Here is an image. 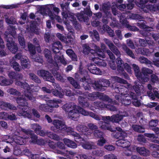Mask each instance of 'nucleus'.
Segmentation results:
<instances>
[{
	"instance_id": "f257e3e1",
	"label": "nucleus",
	"mask_w": 159,
	"mask_h": 159,
	"mask_svg": "<svg viewBox=\"0 0 159 159\" xmlns=\"http://www.w3.org/2000/svg\"><path fill=\"white\" fill-rule=\"evenodd\" d=\"M28 99L25 96L22 95V97H18L16 99V101L19 104L17 107L19 110L17 114L19 116H23L29 118H32L31 114L28 113L26 110L28 109V103L26 102V99Z\"/></svg>"
},
{
	"instance_id": "f03ea898",
	"label": "nucleus",
	"mask_w": 159,
	"mask_h": 159,
	"mask_svg": "<svg viewBox=\"0 0 159 159\" xmlns=\"http://www.w3.org/2000/svg\"><path fill=\"white\" fill-rule=\"evenodd\" d=\"M28 99L25 96L22 95V97H18L16 99V101L19 104L17 107L19 110L17 114L19 116H23L29 118H32L31 114L28 113L26 110L28 109V103L26 102V99Z\"/></svg>"
},
{
	"instance_id": "7ed1b4c3",
	"label": "nucleus",
	"mask_w": 159,
	"mask_h": 159,
	"mask_svg": "<svg viewBox=\"0 0 159 159\" xmlns=\"http://www.w3.org/2000/svg\"><path fill=\"white\" fill-rule=\"evenodd\" d=\"M15 84L17 86H20L25 89H26V90L25 91L24 95L27 98L32 101L35 100V98L33 96L31 93L29 92V90L30 89V86L28 85L27 83L26 82L22 83L20 81H17L15 82Z\"/></svg>"
},
{
	"instance_id": "20e7f679",
	"label": "nucleus",
	"mask_w": 159,
	"mask_h": 159,
	"mask_svg": "<svg viewBox=\"0 0 159 159\" xmlns=\"http://www.w3.org/2000/svg\"><path fill=\"white\" fill-rule=\"evenodd\" d=\"M152 70L148 68H143L139 80L142 84H145L149 81V76L148 75L152 74Z\"/></svg>"
},
{
	"instance_id": "39448f33",
	"label": "nucleus",
	"mask_w": 159,
	"mask_h": 159,
	"mask_svg": "<svg viewBox=\"0 0 159 159\" xmlns=\"http://www.w3.org/2000/svg\"><path fill=\"white\" fill-rule=\"evenodd\" d=\"M110 84V82L109 80L102 79L98 81L94 82V84H93V88L97 90L103 91L104 90V89L102 87H108Z\"/></svg>"
},
{
	"instance_id": "423d86ee",
	"label": "nucleus",
	"mask_w": 159,
	"mask_h": 159,
	"mask_svg": "<svg viewBox=\"0 0 159 159\" xmlns=\"http://www.w3.org/2000/svg\"><path fill=\"white\" fill-rule=\"evenodd\" d=\"M37 74L42 77L46 81L53 82L55 80L54 78L51 74L48 71L44 70H38L37 72Z\"/></svg>"
},
{
	"instance_id": "0eeeda50",
	"label": "nucleus",
	"mask_w": 159,
	"mask_h": 159,
	"mask_svg": "<svg viewBox=\"0 0 159 159\" xmlns=\"http://www.w3.org/2000/svg\"><path fill=\"white\" fill-rule=\"evenodd\" d=\"M28 46L29 50L31 54V58L33 59L34 61L40 63H42L43 62L42 59L39 56L36 57L34 55L36 53V51L35 47L33 44L30 43H28Z\"/></svg>"
},
{
	"instance_id": "6e6552de",
	"label": "nucleus",
	"mask_w": 159,
	"mask_h": 159,
	"mask_svg": "<svg viewBox=\"0 0 159 159\" xmlns=\"http://www.w3.org/2000/svg\"><path fill=\"white\" fill-rule=\"evenodd\" d=\"M93 105L96 109L107 108L112 111H117V108L115 106L110 104L107 105L103 102L96 101L93 102Z\"/></svg>"
},
{
	"instance_id": "1a4fd4ad",
	"label": "nucleus",
	"mask_w": 159,
	"mask_h": 159,
	"mask_svg": "<svg viewBox=\"0 0 159 159\" xmlns=\"http://www.w3.org/2000/svg\"><path fill=\"white\" fill-rule=\"evenodd\" d=\"M104 41L110 49L117 56L120 57L121 56V53L117 48L115 46L111 41L105 38Z\"/></svg>"
},
{
	"instance_id": "9d476101",
	"label": "nucleus",
	"mask_w": 159,
	"mask_h": 159,
	"mask_svg": "<svg viewBox=\"0 0 159 159\" xmlns=\"http://www.w3.org/2000/svg\"><path fill=\"white\" fill-rule=\"evenodd\" d=\"M116 62L117 65V70L120 73L122 74L125 78L128 79L129 78L127 74L125 72L124 70V66L125 63L121 58L118 57L116 59Z\"/></svg>"
},
{
	"instance_id": "9b49d317",
	"label": "nucleus",
	"mask_w": 159,
	"mask_h": 159,
	"mask_svg": "<svg viewBox=\"0 0 159 159\" xmlns=\"http://www.w3.org/2000/svg\"><path fill=\"white\" fill-rule=\"evenodd\" d=\"M31 126L32 128L34 129L35 133L41 136H45L46 135H52V133L50 132H44L41 130L42 128L40 126L37 124H31Z\"/></svg>"
},
{
	"instance_id": "f8f14e48",
	"label": "nucleus",
	"mask_w": 159,
	"mask_h": 159,
	"mask_svg": "<svg viewBox=\"0 0 159 159\" xmlns=\"http://www.w3.org/2000/svg\"><path fill=\"white\" fill-rule=\"evenodd\" d=\"M53 124L57 129H53V128L51 127V129L55 132L59 133V131L57 130H64L66 129V126L64 123L61 120H54L53 121Z\"/></svg>"
},
{
	"instance_id": "ddd939ff",
	"label": "nucleus",
	"mask_w": 159,
	"mask_h": 159,
	"mask_svg": "<svg viewBox=\"0 0 159 159\" xmlns=\"http://www.w3.org/2000/svg\"><path fill=\"white\" fill-rule=\"evenodd\" d=\"M78 110L79 113H80L84 116H87L89 115L90 116L98 120H100L101 119V117L99 116L92 112H88L81 107H78Z\"/></svg>"
},
{
	"instance_id": "4468645a",
	"label": "nucleus",
	"mask_w": 159,
	"mask_h": 159,
	"mask_svg": "<svg viewBox=\"0 0 159 159\" xmlns=\"http://www.w3.org/2000/svg\"><path fill=\"white\" fill-rule=\"evenodd\" d=\"M80 81L84 83L83 85L85 90H90L91 86L93 87V84H94V82L92 83L90 79L87 76L82 78L80 79Z\"/></svg>"
},
{
	"instance_id": "2eb2a0df",
	"label": "nucleus",
	"mask_w": 159,
	"mask_h": 159,
	"mask_svg": "<svg viewBox=\"0 0 159 159\" xmlns=\"http://www.w3.org/2000/svg\"><path fill=\"white\" fill-rule=\"evenodd\" d=\"M53 7V5H48L45 6L43 9V15H48L52 20L55 19V15L51 11Z\"/></svg>"
},
{
	"instance_id": "dca6fc26",
	"label": "nucleus",
	"mask_w": 159,
	"mask_h": 159,
	"mask_svg": "<svg viewBox=\"0 0 159 159\" xmlns=\"http://www.w3.org/2000/svg\"><path fill=\"white\" fill-rule=\"evenodd\" d=\"M87 136L85 137L82 138L83 139V140H81L80 141L78 142H80V144L83 148L86 149H95L97 147L96 145H94L92 143L89 142H86L85 140V139H87Z\"/></svg>"
},
{
	"instance_id": "f3484780",
	"label": "nucleus",
	"mask_w": 159,
	"mask_h": 159,
	"mask_svg": "<svg viewBox=\"0 0 159 159\" xmlns=\"http://www.w3.org/2000/svg\"><path fill=\"white\" fill-rule=\"evenodd\" d=\"M93 45L94 47V50L91 49L90 50L89 52H90L92 54H94V55L95 56H98L99 57L105 58V55L100 48L95 44H94Z\"/></svg>"
},
{
	"instance_id": "a211bd4d",
	"label": "nucleus",
	"mask_w": 159,
	"mask_h": 159,
	"mask_svg": "<svg viewBox=\"0 0 159 159\" xmlns=\"http://www.w3.org/2000/svg\"><path fill=\"white\" fill-rule=\"evenodd\" d=\"M54 59L56 62L54 65L55 66V70H58V66L57 62H61L64 65H66L67 64L66 61L65 60L64 58L62 55L60 56L58 54H56L54 56Z\"/></svg>"
},
{
	"instance_id": "6ab92c4d",
	"label": "nucleus",
	"mask_w": 159,
	"mask_h": 159,
	"mask_svg": "<svg viewBox=\"0 0 159 159\" xmlns=\"http://www.w3.org/2000/svg\"><path fill=\"white\" fill-rule=\"evenodd\" d=\"M76 129L77 130L86 136L90 135L92 132L87 127L80 125H78Z\"/></svg>"
},
{
	"instance_id": "aec40b11",
	"label": "nucleus",
	"mask_w": 159,
	"mask_h": 159,
	"mask_svg": "<svg viewBox=\"0 0 159 159\" xmlns=\"http://www.w3.org/2000/svg\"><path fill=\"white\" fill-rule=\"evenodd\" d=\"M0 108L4 110L8 109L11 110H16L17 109L16 107L12 104L1 101H0Z\"/></svg>"
},
{
	"instance_id": "412c9836",
	"label": "nucleus",
	"mask_w": 159,
	"mask_h": 159,
	"mask_svg": "<svg viewBox=\"0 0 159 159\" xmlns=\"http://www.w3.org/2000/svg\"><path fill=\"white\" fill-rule=\"evenodd\" d=\"M27 30L28 32L31 33H35L36 34H38V32L36 31L37 27L36 23L34 21H31L27 23Z\"/></svg>"
},
{
	"instance_id": "4be33fe9",
	"label": "nucleus",
	"mask_w": 159,
	"mask_h": 159,
	"mask_svg": "<svg viewBox=\"0 0 159 159\" xmlns=\"http://www.w3.org/2000/svg\"><path fill=\"white\" fill-rule=\"evenodd\" d=\"M65 130L67 133L68 134H71L74 137V139L76 142H79L81 140H83V139L82 138V137L73 131V129L69 127L68 128L66 127V129Z\"/></svg>"
},
{
	"instance_id": "5701e85b",
	"label": "nucleus",
	"mask_w": 159,
	"mask_h": 159,
	"mask_svg": "<svg viewBox=\"0 0 159 159\" xmlns=\"http://www.w3.org/2000/svg\"><path fill=\"white\" fill-rule=\"evenodd\" d=\"M68 117L73 120H76L79 117L78 107L71 110L68 113Z\"/></svg>"
},
{
	"instance_id": "b1692460",
	"label": "nucleus",
	"mask_w": 159,
	"mask_h": 159,
	"mask_svg": "<svg viewBox=\"0 0 159 159\" xmlns=\"http://www.w3.org/2000/svg\"><path fill=\"white\" fill-rule=\"evenodd\" d=\"M7 46L8 49L12 53H15L18 50V48L16 44L12 41L8 40Z\"/></svg>"
},
{
	"instance_id": "393cba45",
	"label": "nucleus",
	"mask_w": 159,
	"mask_h": 159,
	"mask_svg": "<svg viewBox=\"0 0 159 159\" xmlns=\"http://www.w3.org/2000/svg\"><path fill=\"white\" fill-rule=\"evenodd\" d=\"M97 98H98L100 99L103 101L108 102L109 103L111 104H117L115 102H113L112 100L110 99L108 96L103 95L102 93L98 92H97Z\"/></svg>"
},
{
	"instance_id": "a878e982",
	"label": "nucleus",
	"mask_w": 159,
	"mask_h": 159,
	"mask_svg": "<svg viewBox=\"0 0 159 159\" xmlns=\"http://www.w3.org/2000/svg\"><path fill=\"white\" fill-rule=\"evenodd\" d=\"M116 144L123 148H128L130 145V142L124 139H119L116 141Z\"/></svg>"
},
{
	"instance_id": "bb28decb",
	"label": "nucleus",
	"mask_w": 159,
	"mask_h": 159,
	"mask_svg": "<svg viewBox=\"0 0 159 159\" xmlns=\"http://www.w3.org/2000/svg\"><path fill=\"white\" fill-rule=\"evenodd\" d=\"M114 89L116 93H120L122 95H126L124 93L126 92L127 90L125 86L121 85H117L115 87Z\"/></svg>"
},
{
	"instance_id": "cd10ccee",
	"label": "nucleus",
	"mask_w": 159,
	"mask_h": 159,
	"mask_svg": "<svg viewBox=\"0 0 159 159\" xmlns=\"http://www.w3.org/2000/svg\"><path fill=\"white\" fill-rule=\"evenodd\" d=\"M78 20L82 22H88L89 18L87 15L83 11H81L80 13H78L76 15Z\"/></svg>"
},
{
	"instance_id": "c85d7f7f",
	"label": "nucleus",
	"mask_w": 159,
	"mask_h": 159,
	"mask_svg": "<svg viewBox=\"0 0 159 159\" xmlns=\"http://www.w3.org/2000/svg\"><path fill=\"white\" fill-rule=\"evenodd\" d=\"M77 107L76 105L74 103L70 102L63 105L62 107V108L65 111L68 112L70 110Z\"/></svg>"
},
{
	"instance_id": "c756f323",
	"label": "nucleus",
	"mask_w": 159,
	"mask_h": 159,
	"mask_svg": "<svg viewBox=\"0 0 159 159\" xmlns=\"http://www.w3.org/2000/svg\"><path fill=\"white\" fill-rule=\"evenodd\" d=\"M56 70H53L52 71V73L53 75L55 77L56 80L62 82H65L66 80V79L62 75L58 73Z\"/></svg>"
},
{
	"instance_id": "7c9ffc66",
	"label": "nucleus",
	"mask_w": 159,
	"mask_h": 159,
	"mask_svg": "<svg viewBox=\"0 0 159 159\" xmlns=\"http://www.w3.org/2000/svg\"><path fill=\"white\" fill-rule=\"evenodd\" d=\"M137 152L141 155L147 156L150 154V151L143 147H138L136 148Z\"/></svg>"
},
{
	"instance_id": "2f4dec72",
	"label": "nucleus",
	"mask_w": 159,
	"mask_h": 159,
	"mask_svg": "<svg viewBox=\"0 0 159 159\" xmlns=\"http://www.w3.org/2000/svg\"><path fill=\"white\" fill-rule=\"evenodd\" d=\"M62 48V46L61 43L59 41H57L54 43L52 44V50L53 52L55 53H59V50Z\"/></svg>"
},
{
	"instance_id": "473e14b6",
	"label": "nucleus",
	"mask_w": 159,
	"mask_h": 159,
	"mask_svg": "<svg viewBox=\"0 0 159 159\" xmlns=\"http://www.w3.org/2000/svg\"><path fill=\"white\" fill-rule=\"evenodd\" d=\"M122 48L127 55L133 58H135V57L133 52L125 44L122 45Z\"/></svg>"
},
{
	"instance_id": "72a5a7b5",
	"label": "nucleus",
	"mask_w": 159,
	"mask_h": 159,
	"mask_svg": "<svg viewBox=\"0 0 159 159\" xmlns=\"http://www.w3.org/2000/svg\"><path fill=\"white\" fill-rule=\"evenodd\" d=\"M90 59L98 66H106V64L101 59H99L98 57L90 58Z\"/></svg>"
},
{
	"instance_id": "f704fd0d",
	"label": "nucleus",
	"mask_w": 159,
	"mask_h": 159,
	"mask_svg": "<svg viewBox=\"0 0 159 159\" xmlns=\"http://www.w3.org/2000/svg\"><path fill=\"white\" fill-rule=\"evenodd\" d=\"M139 83L138 81H135V85L133 86L134 89L136 92V93L138 95L139 94L141 91L143 89L142 87H143V85L139 84ZM131 87H132V86L131 85V86H130L129 88H131Z\"/></svg>"
},
{
	"instance_id": "c9c22d12",
	"label": "nucleus",
	"mask_w": 159,
	"mask_h": 159,
	"mask_svg": "<svg viewBox=\"0 0 159 159\" xmlns=\"http://www.w3.org/2000/svg\"><path fill=\"white\" fill-rule=\"evenodd\" d=\"M88 69L90 72L93 74L98 75L100 74L101 71L95 65L91 64L88 66Z\"/></svg>"
},
{
	"instance_id": "e433bc0d",
	"label": "nucleus",
	"mask_w": 159,
	"mask_h": 159,
	"mask_svg": "<svg viewBox=\"0 0 159 159\" xmlns=\"http://www.w3.org/2000/svg\"><path fill=\"white\" fill-rule=\"evenodd\" d=\"M130 97L132 98L133 101L132 103L133 105L136 107H139L140 105V103L139 101L137 99V96L135 93L132 92L129 93Z\"/></svg>"
},
{
	"instance_id": "4c0bfd02",
	"label": "nucleus",
	"mask_w": 159,
	"mask_h": 159,
	"mask_svg": "<svg viewBox=\"0 0 159 159\" xmlns=\"http://www.w3.org/2000/svg\"><path fill=\"white\" fill-rule=\"evenodd\" d=\"M10 64L16 71H20V68L19 64L14 61V58L12 57L10 61Z\"/></svg>"
},
{
	"instance_id": "58836bf2",
	"label": "nucleus",
	"mask_w": 159,
	"mask_h": 159,
	"mask_svg": "<svg viewBox=\"0 0 159 159\" xmlns=\"http://www.w3.org/2000/svg\"><path fill=\"white\" fill-rule=\"evenodd\" d=\"M100 125V127L101 129L106 130L107 129L110 131H112L113 130L111 127V126L108 123L102 121H100L98 123Z\"/></svg>"
},
{
	"instance_id": "ea45409f",
	"label": "nucleus",
	"mask_w": 159,
	"mask_h": 159,
	"mask_svg": "<svg viewBox=\"0 0 159 159\" xmlns=\"http://www.w3.org/2000/svg\"><path fill=\"white\" fill-rule=\"evenodd\" d=\"M111 78L115 81L119 83L124 84H127V85L129 88L130 86H131V85L128 84L126 80L123 79L119 77L116 76H111Z\"/></svg>"
},
{
	"instance_id": "a19ab883",
	"label": "nucleus",
	"mask_w": 159,
	"mask_h": 159,
	"mask_svg": "<svg viewBox=\"0 0 159 159\" xmlns=\"http://www.w3.org/2000/svg\"><path fill=\"white\" fill-rule=\"evenodd\" d=\"M120 100L121 103L127 106L130 104L131 102V100L129 98V97L128 96L122 95Z\"/></svg>"
},
{
	"instance_id": "79ce46f5",
	"label": "nucleus",
	"mask_w": 159,
	"mask_h": 159,
	"mask_svg": "<svg viewBox=\"0 0 159 159\" xmlns=\"http://www.w3.org/2000/svg\"><path fill=\"white\" fill-rule=\"evenodd\" d=\"M132 129L135 131L139 133H143L145 132V129L141 125L134 124L131 126Z\"/></svg>"
},
{
	"instance_id": "37998d69",
	"label": "nucleus",
	"mask_w": 159,
	"mask_h": 159,
	"mask_svg": "<svg viewBox=\"0 0 159 159\" xmlns=\"http://www.w3.org/2000/svg\"><path fill=\"white\" fill-rule=\"evenodd\" d=\"M63 141L65 144L69 147L74 148L77 147V145L74 142L68 139H65Z\"/></svg>"
},
{
	"instance_id": "c03bdc74",
	"label": "nucleus",
	"mask_w": 159,
	"mask_h": 159,
	"mask_svg": "<svg viewBox=\"0 0 159 159\" xmlns=\"http://www.w3.org/2000/svg\"><path fill=\"white\" fill-rule=\"evenodd\" d=\"M44 51L45 57L48 62L49 63H52L53 61L52 59L50 51L48 49H45Z\"/></svg>"
},
{
	"instance_id": "a18cd8bd",
	"label": "nucleus",
	"mask_w": 159,
	"mask_h": 159,
	"mask_svg": "<svg viewBox=\"0 0 159 159\" xmlns=\"http://www.w3.org/2000/svg\"><path fill=\"white\" fill-rule=\"evenodd\" d=\"M85 99V98H84L80 96L78 98L79 102L80 104L83 107H87L89 106V104Z\"/></svg>"
},
{
	"instance_id": "49530a36",
	"label": "nucleus",
	"mask_w": 159,
	"mask_h": 159,
	"mask_svg": "<svg viewBox=\"0 0 159 159\" xmlns=\"http://www.w3.org/2000/svg\"><path fill=\"white\" fill-rule=\"evenodd\" d=\"M127 134L124 131L118 132L114 135V137L117 139H124L127 136Z\"/></svg>"
},
{
	"instance_id": "de8ad7c7",
	"label": "nucleus",
	"mask_w": 159,
	"mask_h": 159,
	"mask_svg": "<svg viewBox=\"0 0 159 159\" xmlns=\"http://www.w3.org/2000/svg\"><path fill=\"white\" fill-rule=\"evenodd\" d=\"M67 80L69 81L70 83L75 89H80V84L75 81L73 78L70 77H68L67 78Z\"/></svg>"
},
{
	"instance_id": "09e8293b",
	"label": "nucleus",
	"mask_w": 159,
	"mask_h": 159,
	"mask_svg": "<svg viewBox=\"0 0 159 159\" xmlns=\"http://www.w3.org/2000/svg\"><path fill=\"white\" fill-rule=\"evenodd\" d=\"M14 141L15 143L20 145H23L25 142V140L23 137L17 136L14 138Z\"/></svg>"
},
{
	"instance_id": "8fccbe9b",
	"label": "nucleus",
	"mask_w": 159,
	"mask_h": 159,
	"mask_svg": "<svg viewBox=\"0 0 159 159\" xmlns=\"http://www.w3.org/2000/svg\"><path fill=\"white\" fill-rule=\"evenodd\" d=\"M66 53L74 61H77V57L76 55L71 49H68L66 51Z\"/></svg>"
},
{
	"instance_id": "3c124183",
	"label": "nucleus",
	"mask_w": 159,
	"mask_h": 159,
	"mask_svg": "<svg viewBox=\"0 0 159 159\" xmlns=\"http://www.w3.org/2000/svg\"><path fill=\"white\" fill-rule=\"evenodd\" d=\"M120 21L123 26H125L127 27V26L129 25L128 24L127 21L126 19L125 14L124 13L121 14V16H120Z\"/></svg>"
},
{
	"instance_id": "603ef678",
	"label": "nucleus",
	"mask_w": 159,
	"mask_h": 159,
	"mask_svg": "<svg viewBox=\"0 0 159 159\" xmlns=\"http://www.w3.org/2000/svg\"><path fill=\"white\" fill-rule=\"evenodd\" d=\"M132 66L135 72L136 76L137 77L138 79L139 80V78L141 75V72H140L139 68L138 66L135 64H133Z\"/></svg>"
},
{
	"instance_id": "864d4df0",
	"label": "nucleus",
	"mask_w": 159,
	"mask_h": 159,
	"mask_svg": "<svg viewBox=\"0 0 159 159\" xmlns=\"http://www.w3.org/2000/svg\"><path fill=\"white\" fill-rule=\"evenodd\" d=\"M61 100L56 99L51 100L49 102L50 104V105H49V107L53 108H57L59 107V105H58V104L61 103Z\"/></svg>"
},
{
	"instance_id": "5fc2aeb1",
	"label": "nucleus",
	"mask_w": 159,
	"mask_h": 159,
	"mask_svg": "<svg viewBox=\"0 0 159 159\" xmlns=\"http://www.w3.org/2000/svg\"><path fill=\"white\" fill-rule=\"evenodd\" d=\"M122 116L121 115L117 114L111 116L112 122L118 123L122 119Z\"/></svg>"
},
{
	"instance_id": "6e6d98bb",
	"label": "nucleus",
	"mask_w": 159,
	"mask_h": 159,
	"mask_svg": "<svg viewBox=\"0 0 159 159\" xmlns=\"http://www.w3.org/2000/svg\"><path fill=\"white\" fill-rule=\"evenodd\" d=\"M104 152L101 149L94 150L92 151V153L93 156L98 157H102L104 154Z\"/></svg>"
},
{
	"instance_id": "4d7b16f0",
	"label": "nucleus",
	"mask_w": 159,
	"mask_h": 159,
	"mask_svg": "<svg viewBox=\"0 0 159 159\" xmlns=\"http://www.w3.org/2000/svg\"><path fill=\"white\" fill-rule=\"evenodd\" d=\"M21 62L22 66L25 68H26L29 66V62L26 57H24V58H22L21 59Z\"/></svg>"
},
{
	"instance_id": "13d9d810",
	"label": "nucleus",
	"mask_w": 159,
	"mask_h": 159,
	"mask_svg": "<svg viewBox=\"0 0 159 159\" xmlns=\"http://www.w3.org/2000/svg\"><path fill=\"white\" fill-rule=\"evenodd\" d=\"M30 78V79L34 81L36 83H41L40 80L35 74L33 73H30L29 74Z\"/></svg>"
},
{
	"instance_id": "bf43d9fd",
	"label": "nucleus",
	"mask_w": 159,
	"mask_h": 159,
	"mask_svg": "<svg viewBox=\"0 0 159 159\" xmlns=\"http://www.w3.org/2000/svg\"><path fill=\"white\" fill-rule=\"evenodd\" d=\"M49 106L47 104H41L39 107V108L40 110L43 111H50L49 110Z\"/></svg>"
},
{
	"instance_id": "052dcab7",
	"label": "nucleus",
	"mask_w": 159,
	"mask_h": 159,
	"mask_svg": "<svg viewBox=\"0 0 159 159\" xmlns=\"http://www.w3.org/2000/svg\"><path fill=\"white\" fill-rule=\"evenodd\" d=\"M0 84L2 86H7L13 83L12 80H9L6 79H3L1 81Z\"/></svg>"
},
{
	"instance_id": "680f3d73",
	"label": "nucleus",
	"mask_w": 159,
	"mask_h": 159,
	"mask_svg": "<svg viewBox=\"0 0 159 159\" xmlns=\"http://www.w3.org/2000/svg\"><path fill=\"white\" fill-rule=\"evenodd\" d=\"M97 141V144L99 146H103L107 142V140L103 137V136L99 138Z\"/></svg>"
},
{
	"instance_id": "e2e57ef3",
	"label": "nucleus",
	"mask_w": 159,
	"mask_h": 159,
	"mask_svg": "<svg viewBox=\"0 0 159 159\" xmlns=\"http://www.w3.org/2000/svg\"><path fill=\"white\" fill-rule=\"evenodd\" d=\"M97 92H93L89 94L87 97L89 100L93 101L97 99Z\"/></svg>"
},
{
	"instance_id": "0e129e2a",
	"label": "nucleus",
	"mask_w": 159,
	"mask_h": 159,
	"mask_svg": "<svg viewBox=\"0 0 159 159\" xmlns=\"http://www.w3.org/2000/svg\"><path fill=\"white\" fill-rule=\"evenodd\" d=\"M139 61L141 63L151 64V62L145 57H141L139 58Z\"/></svg>"
},
{
	"instance_id": "69168bd1",
	"label": "nucleus",
	"mask_w": 159,
	"mask_h": 159,
	"mask_svg": "<svg viewBox=\"0 0 159 159\" xmlns=\"http://www.w3.org/2000/svg\"><path fill=\"white\" fill-rule=\"evenodd\" d=\"M90 36L93 38L94 37L97 41L99 40V37L98 32L96 30H93V31L90 32Z\"/></svg>"
},
{
	"instance_id": "338daca9",
	"label": "nucleus",
	"mask_w": 159,
	"mask_h": 159,
	"mask_svg": "<svg viewBox=\"0 0 159 159\" xmlns=\"http://www.w3.org/2000/svg\"><path fill=\"white\" fill-rule=\"evenodd\" d=\"M62 93L63 92L58 89L54 90L52 91V93L54 95L60 98H62L63 96Z\"/></svg>"
},
{
	"instance_id": "774afa93",
	"label": "nucleus",
	"mask_w": 159,
	"mask_h": 159,
	"mask_svg": "<svg viewBox=\"0 0 159 159\" xmlns=\"http://www.w3.org/2000/svg\"><path fill=\"white\" fill-rule=\"evenodd\" d=\"M103 159H117V156L113 154L110 153L103 156Z\"/></svg>"
}]
</instances>
